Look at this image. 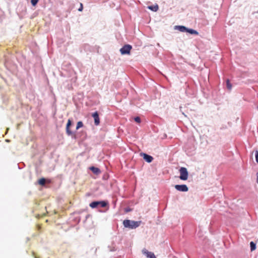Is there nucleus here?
<instances>
[{
  "label": "nucleus",
  "mask_w": 258,
  "mask_h": 258,
  "mask_svg": "<svg viewBox=\"0 0 258 258\" xmlns=\"http://www.w3.org/2000/svg\"><path fill=\"white\" fill-rule=\"evenodd\" d=\"M134 120L136 122H138V123H140L141 122V119L139 117L137 116V117H136L135 118H134Z\"/></svg>",
  "instance_id": "nucleus-18"
},
{
  "label": "nucleus",
  "mask_w": 258,
  "mask_h": 258,
  "mask_svg": "<svg viewBox=\"0 0 258 258\" xmlns=\"http://www.w3.org/2000/svg\"><path fill=\"white\" fill-rule=\"evenodd\" d=\"M107 205V203L104 201H95L90 204V207L92 208H95L98 206H100L101 207H105Z\"/></svg>",
  "instance_id": "nucleus-5"
},
{
  "label": "nucleus",
  "mask_w": 258,
  "mask_h": 258,
  "mask_svg": "<svg viewBox=\"0 0 258 258\" xmlns=\"http://www.w3.org/2000/svg\"><path fill=\"white\" fill-rule=\"evenodd\" d=\"M142 252L143 254L146 255L148 258H156L154 253L148 251L146 249H143Z\"/></svg>",
  "instance_id": "nucleus-7"
},
{
  "label": "nucleus",
  "mask_w": 258,
  "mask_h": 258,
  "mask_svg": "<svg viewBox=\"0 0 258 258\" xmlns=\"http://www.w3.org/2000/svg\"><path fill=\"white\" fill-rule=\"evenodd\" d=\"M90 169L94 173L96 174H99L101 172L100 169L97 167L92 166L91 167Z\"/></svg>",
  "instance_id": "nucleus-12"
},
{
  "label": "nucleus",
  "mask_w": 258,
  "mask_h": 258,
  "mask_svg": "<svg viewBox=\"0 0 258 258\" xmlns=\"http://www.w3.org/2000/svg\"><path fill=\"white\" fill-rule=\"evenodd\" d=\"M83 126V123L82 121H79L77 123L76 130H78L80 127H82Z\"/></svg>",
  "instance_id": "nucleus-16"
},
{
  "label": "nucleus",
  "mask_w": 258,
  "mask_h": 258,
  "mask_svg": "<svg viewBox=\"0 0 258 258\" xmlns=\"http://www.w3.org/2000/svg\"><path fill=\"white\" fill-rule=\"evenodd\" d=\"M175 29L179 30L180 32H186L191 34H194L196 35H199V32L196 30H195L192 29L187 28L184 26H175Z\"/></svg>",
  "instance_id": "nucleus-2"
},
{
  "label": "nucleus",
  "mask_w": 258,
  "mask_h": 258,
  "mask_svg": "<svg viewBox=\"0 0 258 258\" xmlns=\"http://www.w3.org/2000/svg\"><path fill=\"white\" fill-rule=\"evenodd\" d=\"M72 124V121L71 119H68L66 126V132L68 135L70 136L72 135V132L70 129V126Z\"/></svg>",
  "instance_id": "nucleus-9"
},
{
  "label": "nucleus",
  "mask_w": 258,
  "mask_h": 258,
  "mask_svg": "<svg viewBox=\"0 0 258 258\" xmlns=\"http://www.w3.org/2000/svg\"><path fill=\"white\" fill-rule=\"evenodd\" d=\"M132 47L131 45L129 44H126L123 46L120 49V52L121 54H130L131 50L132 49Z\"/></svg>",
  "instance_id": "nucleus-4"
},
{
  "label": "nucleus",
  "mask_w": 258,
  "mask_h": 258,
  "mask_svg": "<svg viewBox=\"0 0 258 258\" xmlns=\"http://www.w3.org/2000/svg\"><path fill=\"white\" fill-rule=\"evenodd\" d=\"M142 156L143 157L144 159L148 163L151 162L153 160V158L151 156L146 154L145 153H143Z\"/></svg>",
  "instance_id": "nucleus-10"
},
{
  "label": "nucleus",
  "mask_w": 258,
  "mask_h": 258,
  "mask_svg": "<svg viewBox=\"0 0 258 258\" xmlns=\"http://www.w3.org/2000/svg\"><path fill=\"white\" fill-rule=\"evenodd\" d=\"M250 249H251V251H253L255 249L256 245H255V244L253 242L251 241L250 243Z\"/></svg>",
  "instance_id": "nucleus-14"
},
{
  "label": "nucleus",
  "mask_w": 258,
  "mask_h": 258,
  "mask_svg": "<svg viewBox=\"0 0 258 258\" xmlns=\"http://www.w3.org/2000/svg\"><path fill=\"white\" fill-rule=\"evenodd\" d=\"M83 10V5L82 4H81L80 5V8L78 9V11H82Z\"/></svg>",
  "instance_id": "nucleus-20"
},
{
  "label": "nucleus",
  "mask_w": 258,
  "mask_h": 258,
  "mask_svg": "<svg viewBox=\"0 0 258 258\" xmlns=\"http://www.w3.org/2000/svg\"><path fill=\"white\" fill-rule=\"evenodd\" d=\"M141 223V221H131L130 220H125L123 222V224L126 228L134 229L139 227Z\"/></svg>",
  "instance_id": "nucleus-1"
},
{
  "label": "nucleus",
  "mask_w": 258,
  "mask_h": 258,
  "mask_svg": "<svg viewBox=\"0 0 258 258\" xmlns=\"http://www.w3.org/2000/svg\"><path fill=\"white\" fill-rule=\"evenodd\" d=\"M226 85L227 88L230 90L232 88V85L230 84V81L229 80H227L226 81Z\"/></svg>",
  "instance_id": "nucleus-15"
},
{
  "label": "nucleus",
  "mask_w": 258,
  "mask_h": 258,
  "mask_svg": "<svg viewBox=\"0 0 258 258\" xmlns=\"http://www.w3.org/2000/svg\"><path fill=\"white\" fill-rule=\"evenodd\" d=\"M147 8H148V9L151 10V11H152L153 12H157L159 9V7H158V5H157V4L153 5V6H148Z\"/></svg>",
  "instance_id": "nucleus-11"
},
{
  "label": "nucleus",
  "mask_w": 258,
  "mask_h": 258,
  "mask_svg": "<svg viewBox=\"0 0 258 258\" xmlns=\"http://www.w3.org/2000/svg\"><path fill=\"white\" fill-rule=\"evenodd\" d=\"M92 116L94 119V123L96 125H98L100 123V118L98 112H95L92 114Z\"/></svg>",
  "instance_id": "nucleus-8"
},
{
  "label": "nucleus",
  "mask_w": 258,
  "mask_h": 258,
  "mask_svg": "<svg viewBox=\"0 0 258 258\" xmlns=\"http://www.w3.org/2000/svg\"><path fill=\"white\" fill-rule=\"evenodd\" d=\"M179 178L180 179L183 180H186L187 179L188 173L186 168L181 167L179 169Z\"/></svg>",
  "instance_id": "nucleus-3"
},
{
  "label": "nucleus",
  "mask_w": 258,
  "mask_h": 258,
  "mask_svg": "<svg viewBox=\"0 0 258 258\" xmlns=\"http://www.w3.org/2000/svg\"><path fill=\"white\" fill-rule=\"evenodd\" d=\"M175 188L176 190L180 191H187L188 190V188L187 186L185 184H182V185H175Z\"/></svg>",
  "instance_id": "nucleus-6"
},
{
  "label": "nucleus",
  "mask_w": 258,
  "mask_h": 258,
  "mask_svg": "<svg viewBox=\"0 0 258 258\" xmlns=\"http://www.w3.org/2000/svg\"><path fill=\"white\" fill-rule=\"evenodd\" d=\"M256 175H257L256 182H257V184H258V173H257Z\"/></svg>",
  "instance_id": "nucleus-21"
},
{
  "label": "nucleus",
  "mask_w": 258,
  "mask_h": 258,
  "mask_svg": "<svg viewBox=\"0 0 258 258\" xmlns=\"http://www.w3.org/2000/svg\"><path fill=\"white\" fill-rule=\"evenodd\" d=\"M38 183L41 185H44L46 182V180L44 178H41L38 181Z\"/></svg>",
  "instance_id": "nucleus-13"
},
{
  "label": "nucleus",
  "mask_w": 258,
  "mask_h": 258,
  "mask_svg": "<svg viewBox=\"0 0 258 258\" xmlns=\"http://www.w3.org/2000/svg\"><path fill=\"white\" fill-rule=\"evenodd\" d=\"M31 4L33 6H35L38 3V0H31Z\"/></svg>",
  "instance_id": "nucleus-17"
},
{
  "label": "nucleus",
  "mask_w": 258,
  "mask_h": 258,
  "mask_svg": "<svg viewBox=\"0 0 258 258\" xmlns=\"http://www.w3.org/2000/svg\"><path fill=\"white\" fill-rule=\"evenodd\" d=\"M255 160L257 163H258V151H256L255 153Z\"/></svg>",
  "instance_id": "nucleus-19"
}]
</instances>
